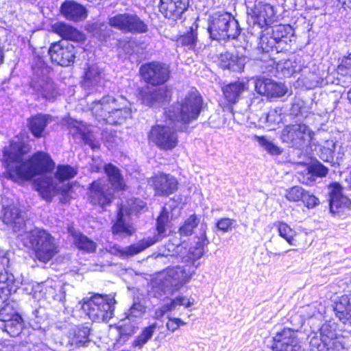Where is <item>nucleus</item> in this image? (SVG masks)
Returning a JSON list of instances; mask_svg holds the SVG:
<instances>
[{"label":"nucleus","mask_w":351,"mask_h":351,"mask_svg":"<svg viewBox=\"0 0 351 351\" xmlns=\"http://www.w3.org/2000/svg\"><path fill=\"white\" fill-rule=\"evenodd\" d=\"M25 154L21 145L16 143H11L3 151V159L8 167L19 178L29 180L53 170L55 163L48 154L39 152L29 160L24 158Z\"/></svg>","instance_id":"obj_1"},{"label":"nucleus","mask_w":351,"mask_h":351,"mask_svg":"<svg viewBox=\"0 0 351 351\" xmlns=\"http://www.w3.org/2000/svg\"><path fill=\"white\" fill-rule=\"evenodd\" d=\"M17 237L25 247L32 250L36 258L40 262H49L58 252L55 238L44 229L29 228Z\"/></svg>","instance_id":"obj_2"},{"label":"nucleus","mask_w":351,"mask_h":351,"mask_svg":"<svg viewBox=\"0 0 351 351\" xmlns=\"http://www.w3.org/2000/svg\"><path fill=\"white\" fill-rule=\"evenodd\" d=\"M203 106L202 96L196 90L188 93L180 101L171 106L165 111L164 115L173 122L187 125L196 120Z\"/></svg>","instance_id":"obj_3"},{"label":"nucleus","mask_w":351,"mask_h":351,"mask_svg":"<svg viewBox=\"0 0 351 351\" xmlns=\"http://www.w3.org/2000/svg\"><path fill=\"white\" fill-rule=\"evenodd\" d=\"M169 222L170 217L169 209L167 207H164L156 221V228L158 236L143 239L133 245L125 247H122L118 245H114L110 247L109 252L122 258L134 256L156 243L159 240V237H163L165 235L166 228L169 226Z\"/></svg>","instance_id":"obj_4"},{"label":"nucleus","mask_w":351,"mask_h":351,"mask_svg":"<svg viewBox=\"0 0 351 351\" xmlns=\"http://www.w3.org/2000/svg\"><path fill=\"white\" fill-rule=\"evenodd\" d=\"M77 170L69 165H60L57 167L55 178L45 177L36 183V190L47 201L58 193H66L69 187L63 182L75 176Z\"/></svg>","instance_id":"obj_5"},{"label":"nucleus","mask_w":351,"mask_h":351,"mask_svg":"<svg viewBox=\"0 0 351 351\" xmlns=\"http://www.w3.org/2000/svg\"><path fill=\"white\" fill-rule=\"evenodd\" d=\"M115 304L113 296L97 294L84 301L82 308L93 322H108L114 315Z\"/></svg>","instance_id":"obj_6"},{"label":"nucleus","mask_w":351,"mask_h":351,"mask_svg":"<svg viewBox=\"0 0 351 351\" xmlns=\"http://www.w3.org/2000/svg\"><path fill=\"white\" fill-rule=\"evenodd\" d=\"M146 204L139 199H130L125 204L119 206L117 219L112 227V234L120 237L132 235L134 232L132 223L130 222L131 216L143 210Z\"/></svg>","instance_id":"obj_7"},{"label":"nucleus","mask_w":351,"mask_h":351,"mask_svg":"<svg viewBox=\"0 0 351 351\" xmlns=\"http://www.w3.org/2000/svg\"><path fill=\"white\" fill-rule=\"evenodd\" d=\"M208 30L215 40L235 39L241 33L238 21L226 12L213 14Z\"/></svg>","instance_id":"obj_8"},{"label":"nucleus","mask_w":351,"mask_h":351,"mask_svg":"<svg viewBox=\"0 0 351 351\" xmlns=\"http://www.w3.org/2000/svg\"><path fill=\"white\" fill-rule=\"evenodd\" d=\"M165 118V124H158L152 128L148 133V140L160 149L169 151L178 144V123Z\"/></svg>","instance_id":"obj_9"},{"label":"nucleus","mask_w":351,"mask_h":351,"mask_svg":"<svg viewBox=\"0 0 351 351\" xmlns=\"http://www.w3.org/2000/svg\"><path fill=\"white\" fill-rule=\"evenodd\" d=\"M313 135V132L305 124H290L282 130L281 139L289 147L300 149L311 142Z\"/></svg>","instance_id":"obj_10"},{"label":"nucleus","mask_w":351,"mask_h":351,"mask_svg":"<svg viewBox=\"0 0 351 351\" xmlns=\"http://www.w3.org/2000/svg\"><path fill=\"white\" fill-rule=\"evenodd\" d=\"M34 75L30 86L41 97L51 101L58 95V90L53 82L47 75V68H33Z\"/></svg>","instance_id":"obj_11"},{"label":"nucleus","mask_w":351,"mask_h":351,"mask_svg":"<svg viewBox=\"0 0 351 351\" xmlns=\"http://www.w3.org/2000/svg\"><path fill=\"white\" fill-rule=\"evenodd\" d=\"M110 26L124 33H145L147 31V25L134 14H117L108 16Z\"/></svg>","instance_id":"obj_12"},{"label":"nucleus","mask_w":351,"mask_h":351,"mask_svg":"<svg viewBox=\"0 0 351 351\" xmlns=\"http://www.w3.org/2000/svg\"><path fill=\"white\" fill-rule=\"evenodd\" d=\"M140 73L146 83L158 86L165 84L169 80L170 71L167 64L152 62L141 65Z\"/></svg>","instance_id":"obj_13"},{"label":"nucleus","mask_w":351,"mask_h":351,"mask_svg":"<svg viewBox=\"0 0 351 351\" xmlns=\"http://www.w3.org/2000/svg\"><path fill=\"white\" fill-rule=\"evenodd\" d=\"M197 267L198 264L195 263H186L184 266L167 267L165 271V279L174 287L175 290H179L191 280Z\"/></svg>","instance_id":"obj_14"},{"label":"nucleus","mask_w":351,"mask_h":351,"mask_svg":"<svg viewBox=\"0 0 351 351\" xmlns=\"http://www.w3.org/2000/svg\"><path fill=\"white\" fill-rule=\"evenodd\" d=\"M114 198V191L109 186L106 178L93 182L89 186V199L94 205L104 208L109 205Z\"/></svg>","instance_id":"obj_15"},{"label":"nucleus","mask_w":351,"mask_h":351,"mask_svg":"<svg viewBox=\"0 0 351 351\" xmlns=\"http://www.w3.org/2000/svg\"><path fill=\"white\" fill-rule=\"evenodd\" d=\"M53 62L62 66H69L74 62L75 49L68 41H60L52 43L48 50Z\"/></svg>","instance_id":"obj_16"},{"label":"nucleus","mask_w":351,"mask_h":351,"mask_svg":"<svg viewBox=\"0 0 351 351\" xmlns=\"http://www.w3.org/2000/svg\"><path fill=\"white\" fill-rule=\"evenodd\" d=\"M274 351H302L297 331L285 328L273 337Z\"/></svg>","instance_id":"obj_17"},{"label":"nucleus","mask_w":351,"mask_h":351,"mask_svg":"<svg viewBox=\"0 0 351 351\" xmlns=\"http://www.w3.org/2000/svg\"><path fill=\"white\" fill-rule=\"evenodd\" d=\"M250 3L246 2L247 8L252 14L254 25L263 29L272 23L275 16L273 6L263 1H256L253 6Z\"/></svg>","instance_id":"obj_18"},{"label":"nucleus","mask_w":351,"mask_h":351,"mask_svg":"<svg viewBox=\"0 0 351 351\" xmlns=\"http://www.w3.org/2000/svg\"><path fill=\"white\" fill-rule=\"evenodd\" d=\"M68 129L69 134L75 139L89 145L92 149H98L100 144L95 140L88 128L82 122L76 120L69 119L68 121Z\"/></svg>","instance_id":"obj_19"},{"label":"nucleus","mask_w":351,"mask_h":351,"mask_svg":"<svg viewBox=\"0 0 351 351\" xmlns=\"http://www.w3.org/2000/svg\"><path fill=\"white\" fill-rule=\"evenodd\" d=\"M149 184L153 186L157 195L168 196L178 189V181L170 174L159 173L151 178Z\"/></svg>","instance_id":"obj_20"},{"label":"nucleus","mask_w":351,"mask_h":351,"mask_svg":"<svg viewBox=\"0 0 351 351\" xmlns=\"http://www.w3.org/2000/svg\"><path fill=\"white\" fill-rule=\"evenodd\" d=\"M3 221L12 227L14 232L23 233L27 230L24 216L18 206L14 204H3Z\"/></svg>","instance_id":"obj_21"},{"label":"nucleus","mask_w":351,"mask_h":351,"mask_svg":"<svg viewBox=\"0 0 351 351\" xmlns=\"http://www.w3.org/2000/svg\"><path fill=\"white\" fill-rule=\"evenodd\" d=\"M120 101V97L115 98L110 95H106L98 101H95L92 103L90 110L93 114H94L99 120L107 121V118L115 108H119V103Z\"/></svg>","instance_id":"obj_22"},{"label":"nucleus","mask_w":351,"mask_h":351,"mask_svg":"<svg viewBox=\"0 0 351 351\" xmlns=\"http://www.w3.org/2000/svg\"><path fill=\"white\" fill-rule=\"evenodd\" d=\"M189 6V0H160L159 11L167 19L176 21Z\"/></svg>","instance_id":"obj_23"},{"label":"nucleus","mask_w":351,"mask_h":351,"mask_svg":"<svg viewBox=\"0 0 351 351\" xmlns=\"http://www.w3.org/2000/svg\"><path fill=\"white\" fill-rule=\"evenodd\" d=\"M255 90L259 95L271 98L282 97L287 93V88L284 84L268 78L257 80L255 83Z\"/></svg>","instance_id":"obj_24"},{"label":"nucleus","mask_w":351,"mask_h":351,"mask_svg":"<svg viewBox=\"0 0 351 351\" xmlns=\"http://www.w3.org/2000/svg\"><path fill=\"white\" fill-rule=\"evenodd\" d=\"M171 89L167 86L147 88L141 92V99L144 104L152 106L169 101L171 97Z\"/></svg>","instance_id":"obj_25"},{"label":"nucleus","mask_w":351,"mask_h":351,"mask_svg":"<svg viewBox=\"0 0 351 351\" xmlns=\"http://www.w3.org/2000/svg\"><path fill=\"white\" fill-rule=\"evenodd\" d=\"M330 210L333 213L343 212L349 209L351 205L350 200L342 193V187L339 183H334L330 185Z\"/></svg>","instance_id":"obj_26"},{"label":"nucleus","mask_w":351,"mask_h":351,"mask_svg":"<svg viewBox=\"0 0 351 351\" xmlns=\"http://www.w3.org/2000/svg\"><path fill=\"white\" fill-rule=\"evenodd\" d=\"M336 317L345 325L346 330L351 332V295H344L335 303Z\"/></svg>","instance_id":"obj_27"},{"label":"nucleus","mask_w":351,"mask_h":351,"mask_svg":"<svg viewBox=\"0 0 351 351\" xmlns=\"http://www.w3.org/2000/svg\"><path fill=\"white\" fill-rule=\"evenodd\" d=\"M201 230L202 233L201 237L198 238L197 241L193 246H191L189 249L188 256L185 260L187 264H191L195 263H197V261L204 254V247L208 245L209 241L206 234V226H202Z\"/></svg>","instance_id":"obj_28"},{"label":"nucleus","mask_w":351,"mask_h":351,"mask_svg":"<svg viewBox=\"0 0 351 351\" xmlns=\"http://www.w3.org/2000/svg\"><path fill=\"white\" fill-rule=\"evenodd\" d=\"M51 117L49 114H37L28 119L27 126L36 138L43 137L47 125L51 122Z\"/></svg>","instance_id":"obj_29"},{"label":"nucleus","mask_w":351,"mask_h":351,"mask_svg":"<svg viewBox=\"0 0 351 351\" xmlns=\"http://www.w3.org/2000/svg\"><path fill=\"white\" fill-rule=\"evenodd\" d=\"M104 82V72L97 64L89 66L85 73L82 86L85 89L101 86Z\"/></svg>","instance_id":"obj_30"},{"label":"nucleus","mask_w":351,"mask_h":351,"mask_svg":"<svg viewBox=\"0 0 351 351\" xmlns=\"http://www.w3.org/2000/svg\"><path fill=\"white\" fill-rule=\"evenodd\" d=\"M62 14L69 20L82 21L86 16V8L72 1H65L61 6Z\"/></svg>","instance_id":"obj_31"},{"label":"nucleus","mask_w":351,"mask_h":351,"mask_svg":"<svg viewBox=\"0 0 351 351\" xmlns=\"http://www.w3.org/2000/svg\"><path fill=\"white\" fill-rule=\"evenodd\" d=\"M247 89V84L245 82L237 81L222 87V92L225 99L229 104H236L241 98V95Z\"/></svg>","instance_id":"obj_32"},{"label":"nucleus","mask_w":351,"mask_h":351,"mask_svg":"<svg viewBox=\"0 0 351 351\" xmlns=\"http://www.w3.org/2000/svg\"><path fill=\"white\" fill-rule=\"evenodd\" d=\"M127 100L120 97L119 103V107L115 108L112 113L110 114L107 118L106 123L110 125H117L123 123L132 114L131 110L126 106Z\"/></svg>","instance_id":"obj_33"},{"label":"nucleus","mask_w":351,"mask_h":351,"mask_svg":"<svg viewBox=\"0 0 351 351\" xmlns=\"http://www.w3.org/2000/svg\"><path fill=\"white\" fill-rule=\"evenodd\" d=\"M53 31L67 40L80 41L83 39V34L77 29L64 23H56L52 25Z\"/></svg>","instance_id":"obj_34"},{"label":"nucleus","mask_w":351,"mask_h":351,"mask_svg":"<svg viewBox=\"0 0 351 351\" xmlns=\"http://www.w3.org/2000/svg\"><path fill=\"white\" fill-rule=\"evenodd\" d=\"M276 42L272 36H268L265 35L261 37L256 51L258 54L261 53L263 55L259 58L261 61L267 62L271 56L269 52L274 50L276 51V47H278Z\"/></svg>","instance_id":"obj_35"},{"label":"nucleus","mask_w":351,"mask_h":351,"mask_svg":"<svg viewBox=\"0 0 351 351\" xmlns=\"http://www.w3.org/2000/svg\"><path fill=\"white\" fill-rule=\"evenodd\" d=\"M328 173V169L320 163L311 166L306 172L299 178L300 181L306 185H311L317 177H324Z\"/></svg>","instance_id":"obj_36"},{"label":"nucleus","mask_w":351,"mask_h":351,"mask_svg":"<svg viewBox=\"0 0 351 351\" xmlns=\"http://www.w3.org/2000/svg\"><path fill=\"white\" fill-rule=\"evenodd\" d=\"M105 172L108 176V180L112 186L117 189H123L125 184L119 169L112 164H108L104 167Z\"/></svg>","instance_id":"obj_37"},{"label":"nucleus","mask_w":351,"mask_h":351,"mask_svg":"<svg viewBox=\"0 0 351 351\" xmlns=\"http://www.w3.org/2000/svg\"><path fill=\"white\" fill-rule=\"evenodd\" d=\"M272 37L275 41H277L278 47H276V52L287 49L286 46L291 42V39L288 36L287 28L285 25H280L276 26L272 30Z\"/></svg>","instance_id":"obj_38"},{"label":"nucleus","mask_w":351,"mask_h":351,"mask_svg":"<svg viewBox=\"0 0 351 351\" xmlns=\"http://www.w3.org/2000/svg\"><path fill=\"white\" fill-rule=\"evenodd\" d=\"M6 331L10 336L15 337L20 334L22 329V318L20 315L2 322L0 326Z\"/></svg>","instance_id":"obj_39"},{"label":"nucleus","mask_w":351,"mask_h":351,"mask_svg":"<svg viewBox=\"0 0 351 351\" xmlns=\"http://www.w3.org/2000/svg\"><path fill=\"white\" fill-rule=\"evenodd\" d=\"M157 327V322H154L149 326L145 327L142 330L141 333L134 339L132 345L135 347L142 348L152 339Z\"/></svg>","instance_id":"obj_40"},{"label":"nucleus","mask_w":351,"mask_h":351,"mask_svg":"<svg viewBox=\"0 0 351 351\" xmlns=\"http://www.w3.org/2000/svg\"><path fill=\"white\" fill-rule=\"evenodd\" d=\"M146 306L139 301H134L131 307L125 312V322H136L146 312Z\"/></svg>","instance_id":"obj_41"},{"label":"nucleus","mask_w":351,"mask_h":351,"mask_svg":"<svg viewBox=\"0 0 351 351\" xmlns=\"http://www.w3.org/2000/svg\"><path fill=\"white\" fill-rule=\"evenodd\" d=\"M18 315L19 314L17 302L13 300L5 301L3 306L0 308V322L8 321V319Z\"/></svg>","instance_id":"obj_42"},{"label":"nucleus","mask_w":351,"mask_h":351,"mask_svg":"<svg viewBox=\"0 0 351 351\" xmlns=\"http://www.w3.org/2000/svg\"><path fill=\"white\" fill-rule=\"evenodd\" d=\"M276 226L279 235L282 238L285 239L289 244L294 246L297 245V241L295 239L297 233L293 229L282 221L276 223Z\"/></svg>","instance_id":"obj_43"},{"label":"nucleus","mask_w":351,"mask_h":351,"mask_svg":"<svg viewBox=\"0 0 351 351\" xmlns=\"http://www.w3.org/2000/svg\"><path fill=\"white\" fill-rule=\"evenodd\" d=\"M14 289V276L5 271V268L0 271V297L7 295Z\"/></svg>","instance_id":"obj_44"},{"label":"nucleus","mask_w":351,"mask_h":351,"mask_svg":"<svg viewBox=\"0 0 351 351\" xmlns=\"http://www.w3.org/2000/svg\"><path fill=\"white\" fill-rule=\"evenodd\" d=\"M75 245L80 250H84L88 252H93L96 249V244L86 236L80 232L72 233Z\"/></svg>","instance_id":"obj_45"},{"label":"nucleus","mask_w":351,"mask_h":351,"mask_svg":"<svg viewBox=\"0 0 351 351\" xmlns=\"http://www.w3.org/2000/svg\"><path fill=\"white\" fill-rule=\"evenodd\" d=\"M90 329L88 326H80L74 330L72 343L77 346H84L89 342L88 336Z\"/></svg>","instance_id":"obj_46"},{"label":"nucleus","mask_w":351,"mask_h":351,"mask_svg":"<svg viewBox=\"0 0 351 351\" xmlns=\"http://www.w3.org/2000/svg\"><path fill=\"white\" fill-rule=\"evenodd\" d=\"M248 59L246 56L238 55L230 56V60L227 64H224L223 66L234 72H241L243 70Z\"/></svg>","instance_id":"obj_47"},{"label":"nucleus","mask_w":351,"mask_h":351,"mask_svg":"<svg viewBox=\"0 0 351 351\" xmlns=\"http://www.w3.org/2000/svg\"><path fill=\"white\" fill-rule=\"evenodd\" d=\"M253 138L254 141L258 142L261 147H262L271 155L278 156L282 152V150L279 147L274 144L265 136H258L254 135Z\"/></svg>","instance_id":"obj_48"},{"label":"nucleus","mask_w":351,"mask_h":351,"mask_svg":"<svg viewBox=\"0 0 351 351\" xmlns=\"http://www.w3.org/2000/svg\"><path fill=\"white\" fill-rule=\"evenodd\" d=\"M278 69H280L285 77H290L296 72L300 71L296 61L291 60H285L278 64Z\"/></svg>","instance_id":"obj_49"},{"label":"nucleus","mask_w":351,"mask_h":351,"mask_svg":"<svg viewBox=\"0 0 351 351\" xmlns=\"http://www.w3.org/2000/svg\"><path fill=\"white\" fill-rule=\"evenodd\" d=\"M337 73L351 80V53L342 57L337 69Z\"/></svg>","instance_id":"obj_50"},{"label":"nucleus","mask_w":351,"mask_h":351,"mask_svg":"<svg viewBox=\"0 0 351 351\" xmlns=\"http://www.w3.org/2000/svg\"><path fill=\"white\" fill-rule=\"evenodd\" d=\"M199 219L195 215H191L184 223V224L180 228L179 232L182 236L191 235L194 228L197 226Z\"/></svg>","instance_id":"obj_51"},{"label":"nucleus","mask_w":351,"mask_h":351,"mask_svg":"<svg viewBox=\"0 0 351 351\" xmlns=\"http://www.w3.org/2000/svg\"><path fill=\"white\" fill-rule=\"evenodd\" d=\"M320 336L322 343L328 344L330 340L336 339L337 334L330 324H324L320 328Z\"/></svg>","instance_id":"obj_52"},{"label":"nucleus","mask_w":351,"mask_h":351,"mask_svg":"<svg viewBox=\"0 0 351 351\" xmlns=\"http://www.w3.org/2000/svg\"><path fill=\"white\" fill-rule=\"evenodd\" d=\"M305 190L299 186H294L287 190L286 198L291 202L301 201Z\"/></svg>","instance_id":"obj_53"},{"label":"nucleus","mask_w":351,"mask_h":351,"mask_svg":"<svg viewBox=\"0 0 351 351\" xmlns=\"http://www.w3.org/2000/svg\"><path fill=\"white\" fill-rule=\"evenodd\" d=\"M167 319L168 322L166 323V328L171 332H176L180 326H185L186 324L185 322L180 318L168 315Z\"/></svg>","instance_id":"obj_54"},{"label":"nucleus","mask_w":351,"mask_h":351,"mask_svg":"<svg viewBox=\"0 0 351 351\" xmlns=\"http://www.w3.org/2000/svg\"><path fill=\"white\" fill-rule=\"evenodd\" d=\"M301 201L308 208H313L319 203V200L317 197L306 191H305Z\"/></svg>","instance_id":"obj_55"},{"label":"nucleus","mask_w":351,"mask_h":351,"mask_svg":"<svg viewBox=\"0 0 351 351\" xmlns=\"http://www.w3.org/2000/svg\"><path fill=\"white\" fill-rule=\"evenodd\" d=\"M179 42H180L182 45L191 48L195 46L197 42V33L193 30H191L190 32L182 36L180 38Z\"/></svg>","instance_id":"obj_56"},{"label":"nucleus","mask_w":351,"mask_h":351,"mask_svg":"<svg viewBox=\"0 0 351 351\" xmlns=\"http://www.w3.org/2000/svg\"><path fill=\"white\" fill-rule=\"evenodd\" d=\"M280 110L272 109L266 114L265 121L271 125L278 124L281 122L282 118L280 112Z\"/></svg>","instance_id":"obj_57"},{"label":"nucleus","mask_w":351,"mask_h":351,"mask_svg":"<svg viewBox=\"0 0 351 351\" xmlns=\"http://www.w3.org/2000/svg\"><path fill=\"white\" fill-rule=\"evenodd\" d=\"M234 222L235 220L230 218H221L217 222L216 227L221 231L229 232L232 229Z\"/></svg>","instance_id":"obj_58"},{"label":"nucleus","mask_w":351,"mask_h":351,"mask_svg":"<svg viewBox=\"0 0 351 351\" xmlns=\"http://www.w3.org/2000/svg\"><path fill=\"white\" fill-rule=\"evenodd\" d=\"M136 328L137 326L134 324L128 326L126 324H125L123 326L120 327L119 333L121 336H131L134 333Z\"/></svg>","instance_id":"obj_59"},{"label":"nucleus","mask_w":351,"mask_h":351,"mask_svg":"<svg viewBox=\"0 0 351 351\" xmlns=\"http://www.w3.org/2000/svg\"><path fill=\"white\" fill-rule=\"evenodd\" d=\"M304 109V102L301 100H296L292 105L291 110L295 114H303V110Z\"/></svg>","instance_id":"obj_60"},{"label":"nucleus","mask_w":351,"mask_h":351,"mask_svg":"<svg viewBox=\"0 0 351 351\" xmlns=\"http://www.w3.org/2000/svg\"><path fill=\"white\" fill-rule=\"evenodd\" d=\"M176 302L178 305L180 306H184L185 307L188 308L191 306L193 304V300L191 301L190 299L184 297V296H178L175 298Z\"/></svg>","instance_id":"obj_61"},{"label":"nucleus","mask_w":351,"mask_h":351,"mask_svg":"<svg viewBox=\"0 0 351 351\" xmlns=\"http://www.w3.org/2000/svg\"><path fill=\"white\" fill-rule=\"evenodd\" d=\"M9 263V258L6 256L5 253L0 250V271L3 270Z\"/></svg>","instance_id":"obj_62"},{"label":"nucleus","mask_w":351,"mask_h":351,"mask_svg":"<svg viewBox=\"0 0 351 351\" xmlns=\"http://www.w3.org/2000/svg\"><path fill=\"white\" fill-rule=\"evenodd\" d=\"M177 306V304L176 302V299L171 300L169 303H166L162 306L163 307L164 310L165 311L166 313L169 311H173Z\"/></svg>","instance_id":"obj_63"},{"label":"nucleus","mask_w":351,"mask_h":351,"mask_svg":"<svg viewBox=\"0 0 351 351\" xmlns=\"http://www.w3.org/2000/svg\"><path fill=\"white\" fill-rule=\"evenodd\" d=\"M321 342H322L321 337L319 338L317 336H314L311 339L310 346L319 350V348L321 346Z\"/></svg>","instance_id":"obj_64"}]
</instances>
